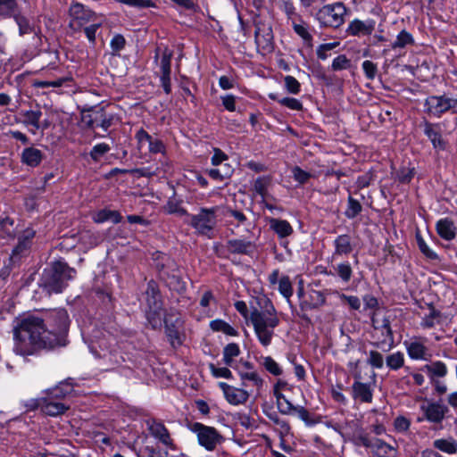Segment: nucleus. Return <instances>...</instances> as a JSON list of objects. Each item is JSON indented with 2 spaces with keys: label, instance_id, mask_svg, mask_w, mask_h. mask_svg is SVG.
<instances>
[{
  "label": "nucleus",
  "instance_id": "338daca9",
  "mask_svg": "<svg viewBox=\"0 0 457 457\" xmlns=\"http://www.w3.org/2000/svg\"><path fill=\"white\" fill-rule=\"evenodd\" d=\"M209 369L215 378H231L232 373L229 369L227 367H217L213 363L209 364Z\"/></svg>",
  "mask_w": 457,
  "mask_h": 457
},
{
  "label": "nucleus",
  "instance_id": "f257e3e1",
  "mask_svg": "<svg viewBox=\"0 0 457 457\" xmlns=\"http://www.w3.org/2000/svg\"><path fill=\"white\" fill-rule=\"evenodd\" d=\"M44 320L28 316L20 320L13 328L14 351L21 355H30L40 349H54V342L46 333Z\"/></svg>",
  "mask_w": 457,
  "mask_h": 457
},
{
  "label": "nucleus",
  "instance_id": "c03bdc74",
  "mask_svg": "<svg viewBox=\"0 0 457 457\" xmlns=\"http://www.w3.org/2000/svg\"><path fill=\"white\" fill-rule=\"evenodd\" d=\"M441 317V312L436 310L433 305L429 306V313L422 318L420 326L423 328L428 329L435 327L436 323L438 322Z\"/></svg>",
  "mask_w": 457,
  "mask_h": 457
},
{
  "label": "nucleus",
  "instance_id": "f03ea898",
  "mask_svg": "<svg viewBox=\"0 0 457 457\" xmlns=\"http://www.w3.org/2000/svg\"><path fill=\"white\" fill-rule=\"evenodd\" d=\"M263 310L254 309L250 313V320L253 326L258 340L263 346L271 344L274 329L279 324L277 311L270 299L264 301Z\"/></svg>",
  "mask_w": 457,
  "mask_h": 457
},
{
  "label": "nucleus",
  "instance_id": "ddd939ff",
  "mask_svg": "<svg viewBox=\"0 0 457 457\" xmlns=\"http://www.w3.org/2000/svg\"><path fill=\"white\" fill-rule=\"evenodd\" d=\"M427 342L426 337H414L409 341H404V345L409 357L411 360H424L428 361L430 359L431 354L429 353L428 348L425 345Z\"/></svg>",
  "mask_w": 457,
  "mask_h": 457
},
{
  "label": "nucleus",
  "instance_id": "4be33fe9",
  "mask_svg": "<svg viewBox=\"0 0 457 457\" xmlns=\"http://www.w3.org/2000/svg\"><path fill=\"white\" fill-rule=\"evenodd\" d=\"M148 429L151 435L157 438L162 445L172 448L173 441L170 437V432L162 422L156 420L148 422Z\"/></svg>",
  "mask_w": 457,
  "mask_h": 457
},
{
  "label": "nucleus",
  "instance_id": "2eb2a0df",
  "mask_svg": "<svg viewBox=\"0 0 457 457\" xmlns=\"http://www.w3.org/2000/svg\"><path fill=\"white\" fill-rule=\"evenodd\" d=\"M226 400L232 405L244 404L249 399L250 394L245 388L230 386L225 382L219 383Z\"/></svg>",
  "mask_w": 457,
  "mask_h": 457
},
{
  "label": "nucleus",
  "instance_id": "e2e57ef3",
  "mask_svg": "<svg viewBox=\"0 0 457 457\" xmlns=\"http://www.w3.org/2000/svg\"><path fill=\"white\" fill-rule=\"evenodd\" d=\"M262 364L266 370L274 376H279L282 374L281 368L270 356L263 357Z\"/></svg>",
  "mask_w": 457,
  "mask_h": 457
},
{
  "label": "nucleus",
  "instance_id": "2f4dec72",
  "mask_svg": "<svg viewBox=\"0 0 457 457\" xmlns=\"http://www.w3.org/2000/svg\"><path fill=\"white\" fill-rule=\"evenodd\" d=\"M15 233L14 220L9 216H0V237L11 239L15 237Z\"/></svg>",
  "mask_w": 457,
  "mask_h": 457
},
{
  "label": "nucleus",
  "instance_id": "58836bf2",
  "mask_svg": "<svg viewBox=\"0 0 457 457\" xmlns=\"http://www.w3.org/2000/svg\"><path fill=\"white\" fill-rule=\"evenodd\" d=\"M269 98L274 101H278L280 105L287 107L293 111H301L303 108V104L298 99L293 97L278 98L276 94L270 93Z\"/></svg>",
  "mask_w": 457,
  "mask_h": 457
},
{
  "label": "nucleus",
  "instance_id": "3c124183",
  "mask_svg": "<svg viewBox=\"0 0 457 457\" xmlns=\"http://www.w3.org/2000/svg\"><path fill=\"white\" fill-rule=\"evenodd\" d=\"M362 211V206L360 202L349 195L347 199V207L345 212V215L348 219H354Z\"/></svg>",
  "mask_w": 457,
  "mask_h": 457
},
{
  "label": "nucleus",
  "instance_id": "c9c22d12",
  "mask_svg": "<svg viewBox=\"0 0 457 457\" xmlns=\"http://www.w3.org/2000/svg\"><path fill=\"white\" fill-rule=\"evenodd\" d=\"M372 451L378 457H396L397 455V451L395 447L379 438L375 440V446Z\"/></svg>",
  "mask_w": 457,
  "mask_h": 457
},
{
  "label": "nucleus",
  "instance_id": "5701e85b",
  "mask_svg": "<svg viewBox=\"0 0 457 457\" xmlns=\"http://www.w3.org/2000/svg\"><path fill=\"white\" fill-rule=\"evenodd\" d=\"M254 37L258 49L266 52H270L273 49V34L270 28L262 29L259 26H256Z\"/></svg>",
  "mask_w": 457,
  "mask_h": 457
},
{
  "label": "nucleus",
  "instance_id": "f8f14e48",
  "mask_svg": "<svg viewBox=\"0 0 457 457\" xmlns=\"http://www.w3.org/2000/svg\"><path fill=\"white\" fill-rule=\"evenodd\" d=\"M420 411L423 417L419 418L418 421L427 420L433 424H440L449 412V408L440 402L428 401L420 405Z\"/></svg>",
  "mask_w": 457,
  "mask_h": 457
},
{
  "label": "nucleus",
  "instance_id": "bf43d9fd",
  "mask_svg": "<svg viewBox=\"0 0 457 457\" xmlns=\"http://www.w3.org/2000/svg\"><path fill=\"white\" fill-rule=\"evenodd\" d=\"M285 88L289 94L297 95L301 91L300 82L293 76L284 77Z\"/></svg>",
  "mask_w": 457,
  "mask_h": 457
},
{
  "label": "nucleus",
  "instance_id": "4d7b16f0",
  "mask_svg": "<svg viewBox=\"0 0 457 457\" xmlns=\"http://www.w3.org/2000/svg\"><path fill=\"white\" fill-rule=\"evenodd\" d=\"M416 240L419 249L427 258L430 260L438 259V255L428 247V245L426 244L425 240L423 239L420 233L416 234Z\"/></svg>",
  "mask_w": 457,
  "mask_h": 457
},
{
  "label": "nucleus",
  "instance_id": "423d86ee",
  "mask_svg": "<svg viewBox=\"0 0 457 457\" xmlns=\"http://www.w3.org/2000/svg\"><path fill=\"white\" fill-rule=\"evenodd\" d=\"M191 432L195 434L199 445L208 452H213L225 442V437L214 427L206 426L200 422L188 425Z\"/></svg>",
  "mask_w": 457,
  "mask_h": 457
},
{
  "label": "nucleus",
  "instance_id": "4c0bfd02",
  "mask_svg": "<svg viewBox=\"0 0 457 457\" xmlns=\"http://www.w3.org/2000/svg\"><path fill=\"white\" fill-rule=\"evenodd\" d=\"M19 11L18 0H0V17L11 18Z\"/></svg>",
  "mask_w": 457,
  "mask_h": 457
},
{
  "label": "nucleus",
  "instance_id": "864d4df0",
  "mask_svg": "<svg viewBox=\"0 0 457 457\" xmlns=\"http://www.w3.org/2000/svg\"><path fill=\"white\" fill-rule=\"evenodd\" d=\"M171 58L172 53L169 50H165L162 53L161 59V77H170L171 73Z\"/></svg>",
  "mask_w": 457,
  "mask_h": 457
},
{
  "label": "nucleus",
  "instance_id": "a211bd4d",
  "mask_svg": "<svg viewBox=\"0 0 457 457\" xmlns=\"http://www.w3.org/2000/svg\"><path fill=\"white\" fill-rule=\"evenodd\" d=\"M425 112L436 117H441L442 114L448 112L447 96H430L425 100Z\"/></svg>",
  "mask_w": 457,
  "mask_h": 457
},
{
  "label": "nucleus",
  "instance_id": "1a4fd4ad",
  "mask_svg": "<svg viewBox=\"0 0 457 457\" xmlns=\"http://www.w3.org/2000/svg\"><path fill=\"white\" fill-rule=\"evenodd\" d=\"M373 334L375 341L372 344L376 348L383 349L387 345V351L395 346L394 334L391 328L390 320L384 317L381 321L372 318Z\"/></svg>",
  "mask_w": 457,
  "mask_h": 457
},
{
  "label": "nucleus",
  "instance_id": "c85d7f7f",
  "mask_svg": "<svg viewBox=\"0 0 457 457\" xmlns=\"http://www.w3.org/2000/svg\"><path fill=\"white\" fill-rule=\"evenodd\" d=\"M272 185V178L270 175L258 177L253 184V191L262 197V201L270 196L269 189Z\"/></svg>",
  "mask_w": 457,
  "mask_h": 457
},
{
  "label": "nucleus",
  "instance_id": "39448f33",
  "mask_svg": "<svg viewBox=\"0 0 457 457\" xmlns=\"http://www.w3.org/2000/svg\"><path fill=\"white\" fill-rule=\"evenodd\" d=\"M80 113L82 123L90 129L101 128L107 131L112 126L115 119L113 113L107 112L105 108L101 105L85 106Z\"/></svg>",
  "mask_w": 457,
  "mask_h": 457
},
{
  "label": "nucleus",
  "instance_id": "0eeeda50",
  "mask_svg": "<svg viewBox=\"0 0 457 457\" xmlns=\"http://www.w3.org/2000/svg\"><path fill=\"white\" fill-rule=\"evenodd\" d=\"M218 210V206L201 208L197 214L190 215L189 220L186 222L194 228L199 235L210 237L217 224Z\"/></svg>",
  "mask_w": 457,
  "mask_h": 457
},
{
  "label": "nucleus",
  "instance_id": "c756f323",
  "mask_svg": "<svg viewBox=\"0 0 457 457\" xmlns=\"http://www.w3.org/2000/svg\"><path fill=\"white\" fill-rule=\"evenodd\" d=\"M269 224L270 229L273 230L281 238L287 237L294 232L292 226L286 220L270 218L269 220Z\"/></svg>",
  "mask_w": 457,
  "mask_h": 457
},
{
  "label": "nucleus",
  "instance_id": "49530a36",
  "mask_svg": "<svg viewBox=\"0 0 457 457\" xmlns=\"http://www.w3.org/2000/svg\"><path fill=\"white\" fill-rule=\"evenodd\" d=\"M333 268L336 274L341 278L343 282L348 283L351 280L353 269L348 262H340Z\"/></svg>",
  "mask_w": 457,
  "mask_h": 457
},
{
  "label": "nucleus",
  "instance_id": "0e129e2a",
  "mask_svg": "<svg viewBox=\"0 0 457 457\" xmlns=\"http://www.w3.org/2000/svg\"><path fill=\"white\" fill-rule=\"evenodd\" d=\"M71 391V388L67 386L64 388L62 385L57 386L54 388L49 389L46 392V396H49L56 401H60L63 399Z\"/></svg>",
  "mask_w": 457,
  "mask_h": 457
},
{
  "label": "nucleus",
  "instance_id": "473e14b6",
  "mask_svg": "<svg viewBox=\"0 0 457 457\" xmlns=\"http://www.w3.org/2000/svg\"><path fill=\"white\" fill-rule=\"evenodd\" d=\"M310 302H303L300 306L304 309H317L326 303V296L321 291L312 290L309 295Z\"/></svg>",
  "mask_w": 457,
  "mask_h": 457
},
{
  "label": "nucleus",
  "instance_id": "aec40b11",
  "mask_svg": "<svg viewBox=\"0 0 457 457\" xmlns=\"http://www.w3.org/2000/svg\"><path fill=\"white\" fill-rule=\"evenodd\" d=\"M226 247L230 253L251 255L256 250V244L253 241L237 238L228 240Z\"/></svg>",
  "mask_w": 457,
  "mask_h": 457
},
{
  "label": "nucleus",
  "instance_id": "e433bc0d",
  "mask_svg": "<svg viewBox=\"0 0 457 457\" xmlns=\"http://www.w3.org/2000/svg\"><path fill=\"white\" fill-rule=\"evenodd\" d=\"M415 40L413 36L405 29H403L396 36L395 40L391 44L392 49H402L408 46H413Z\"/></svg>",
  "mask_w": 457,
  "mask_h": 457
},
{
  "label": "nucleus",
  "instance_id": "680f3d73",
  "mask_svg": "<svg viewBox=\"0 0 457 457\" xmlns=\"http://www.w3.org/2000/svg\"><path fill=\"white\" fill-rule=\"evenodd\" d=\"M291 172L294 179L300 185L307 183V181L312 177L311 173L303 170L299 166H294L291 169Z\"/></svg>",
  "mask_w": 457,
  "mask_h": 457
},
{
  "label": "nucleus",
  "instance_id": "20e7f679",
  "mask_svg": "<svg viewBox=\"0 0 457 457\" xmlns=\"http://www.w3.org/2000/svg\"><path fill=\"white\" fill-rule=\"evenodd\" d=\"M76 275V270L62 261L54 262L49 270H45L43 281L50 292L61 293Z\"/></svg>",
  "mask_w": 457,
  "mask_h": 457
},
{
  "label": "nucleus",
  "instance_id": "a19ab883",
  "mask_svg": "<svg viewBox=\"0 0 457 457\" xmlns=\"http://www.w3.org/2000/svg\"><path fill=\"white\" fill-rule=\"evenodd\" d=\"M240 354V348L237 344L230 343L223 349V362L229 367H233L234 358Z\"/></svg>",
  "mask_w": 457,
  "mask_h": 457
},
{
  "label": "nucleus",
  "instance_id": "8fccbe9b",
  "mask_svg": "<svg viewBox=\"0 0 457 457\" xmlns=\"http://www.w3.org/2000/svg\"><path fill=\"white\" fill-rule=\"evenodd\" d=\"M279 293L287 299L288 303H290V298L293 295V286L288 276H282L278 281Z\"/></svg>",
  "mask_w": 457,
  "mask_h": 457
},
{
  "label": "nucleus",
  "instance_id": "09e8293b",
  "mask_svg": "<svg viewBox=\"0 0 457 457\" xmlns=\"http://www.w3.org/2000/svg\"><path fill=\"white\" fill-rule=\"evenodd\" d=\"M269 419L273 421L279 428V436L283 439L284 436H287L290 432V425L287 421L281 420L277 414L269 415ZM282 447L285 451H287L288 448L284 445V441L282 440Z\"/></svg>",
  "mask_w": 457,
  "mask_h": 457
},
{
  "label": "nucleus",
  "instance_id": "b1692460",
  "mask_svg": "<svg viewBox=\"0 0 457 457\" xmlns=\"http://www.w3.org/2000/svg\"><path fill=\"white\" fill-rule=\"evenodd\" d=\"M335 250L332 258L337 259L340 256L348 255L353 250L351 237L347 234L337 236L333 242Z\"/></svg>",
  "mask_w": 457,
  "mask_h": 457
},
{
  "label": "nucleus",
  "instance_id": "a18cd8bd",
  "mask_svg": "<svg viewBox=\"0 0 457 457\" xmlns=\"http://www.w3.org/2000/svg\"><path fill=\"white\" fill-rule=\"evenodd\" d=\"M210 328L216 332H223L228 336L236 337L237 336V331L231 327L228 323L222 320H214L210 322Z\"/></svg>",
  "mask_w": 457,
  "mask_h": 457
},
{
  "label": "nucleus",
  "instance_id": "f3484780",
  "mask_svg": "<svg viewBox=\"0 0 457 457\" xmlns=\"http://www.w3.org/2000/svg\"><path fill=\"white\" fill-rule=\"evenodd\" d=\"M424 134L430 140L434 149L444 151L446 149V141L442 137V131L438 123H431L428 120L424 121Z\"/></svg>",
  "mask_w": 457,
  "mask_h": 457
},
{
  "label": "nucleus",
  "instance_id": "72a5a7b5",
  "mask_svg": "<svg viewBox=\"0 0 457 457\" xmlns=\"http://www.w3.org/2000/svg\"><path fill=\"white\" fill-rule=\"evenodd\" d=\"M435 449L439 450L447 454H455L457 453V441L453 438H440L433 442Z\"/></svg>",
  "mask_w": 457,
  "mask_h": 457
},
{
  "label": "nucleus",
  "instance_id": "9d476101",
  "mask_svg": "<svg viewBox=\"0 0 457 457\" xmlns=\"http://www.w3.org/2000/svg\"><path fill=\"white\" fill-rule=\"evenodd\" d=\"M69 13L71 16L69 26L74 31H79L86 24L98 20L95 12L79 3L71 4Z\"/></svg>",
  "mask_w": 457,
  "mask_h": 457
},
{
  "label": "nucleus",
  "instance_id": "f704fd0d",
  "mask_svg": "<svg viewBox=\"0 0 457 457\" xmlns=\"http://www.w3.org/2000/svg\"><path fill=\"white\" fill-rule=\"evenodd\" d=\"M21 115L23 117V124L26 126H32L34 130L31 132L35 134V130H38V120L42 117L40 109L21 111Z\"/></svg>",
  "mask_w": 457,
  "mask_h": 457
},
{
  "label": "nucleus",
  "instance_id": "412c9836",
  "mask_svg": "<svg viewBox=\"0 0 457 457\" xmlns=\"http://www.w3.org/2000/svg\"><path fill=\"white\" fill-rule=\"evenodd\" d=\"M41 403L42 412L52 417L62 415L70 408L69 405L49 396L41 397Z\"/></svg>",
  "mask_w": 457,
  "mask_h": 457
},
{
  "label": "nucleus",
  "instance_id": "393cba45",
  "mask_svg": "<svg viewBox=\"0 0 457 457\" xmlns=\"http://www.w3.org/2000/svg\"><path fill=\"white\" fill-rule=\"evenodd\" d=\"M145 295L147 308L162 309L161 293L159 287L154 280L152 279L147 283Z\"/></svg>",
  "mask_w": 457,
  "mask_h": 457
},
{
  "label": "nucleus",
  "instance_id": "6e6552de",
  "mask_svg": "<svg viewBox=\"0 0 457 457\" xmlns=\"http://www.w3.org/2000/svg\"><path fill=\"white\" fill-rule=\"evenodd\" d=\"M346 8L342 3H335L321 7L316 18L323 27L338 28L344 23Z\"/></svg>",
  "mask_w": 457,
  "mask_h": 457
},
{
  "label": "nucleus",
  "instance_id": "dca6fc26",
  "mask_svg": "<svg viewBox=\"0 0 457 457\" xmlns=\"http://www.w3.org/2000/svg\"><path fill=\"white\" fill-rule=\"evenodd\" d=\"M35 235L36 231L32 228H26L22 231V233L18 237V244L12 250V260L20 259L29 253Z\"/></svg>",
  "mask_w": 457,
  "mask_h": 457
},
{
  "label": "nucleus",
  "instance_id": "9b49d317",
  "mask_svg": "<svg viewBox=\"0 0 457 457\" xmlns=\"http://www.w3.org/2000/svg\"><path fill=\"white\" fill-rule=\"evenodd\" d=\"M165 334L173 348L180 346L185 338L184 333L181 331L183 321L179 314L168 313L164 319Z\"/></svg>",
  "mask_w": 457,
  "mask_h": 457
},
{
  "label": "nucleus",
  "instance_id": "052dcab7",
  "mask_svg": "<svg viewBox=\"0 0 457 457\" xmlns=\"http://www.w3.org/2000/svg\"><path fill=\"white\" fill-rule=\"evenodd\" d=\"M415 175V169L409 167L401 168L396 173V179L400 183L408 184Z\"/></svg>",
  "mask_w": 457,
  "mask_h": 457
},
{
  "label": "nucleus",
  "instance_id": "603ef678",
  "mask_svg": "<svg viewBox=\"0 0 457 457\" xmlns=\"http://www.w3.org/2000/svg\"><path fill=\"white\" fill-rule=\"evenodd\" d=\"M111 150V147L106 143H99L94 145L89 153L90 158L98 162L102 157Z\"/></svg>",
  "mask_w": 457,
  "mask_h": 457
},
{
  "label": "nucleus",
  "instance_id": "ea45409f",
  "mask_svg": "<svg viewBox=\"0 0 457 457\" xmlns=\"http://www.w3.org/2000/svg\"><path fill=\"white\" fill-rule=\"evenodd\" d=\"M404 355L397 351L388 354L386 357V365L391 370H398L404 366Z\"/></svg>",
  "mask_w": 457,
  "mask_h": 457
},
{
  "label": "nucleus",
  "instance_id": "a878e982",
  "mask_svg": "<svg viewBox=\"0 0 457 457\" xmlns=\"http://www.w3.org/2000/svg\"><path fill=\"white\" fill-rule=\"evenodd\" d=\"M44 153L34 146H29L23 149L21 154V162L31 168L37 167L44 159Z\"/></svg>",
  "mask_w": 457,
  "mask_h": 457
},
{
  "label": "nucleus",
  "instance_id": "6e6d98bb",
  "mask_svg": "<svg viewBox=\"0 0 457 457\" xmlns=\"http://www.w3.org/2000/svg\"><path fill=\"white\" fill-rule=\"evenodd\" d=\"M367 363L373 369L380 370L384 366V357L381 353L377 350H370L369 352V357Z\"/></svg>",
  "mask_w": 457,
  "mask_h": 457
},
{
  "label": "nucleus",
  "instance_id": "4468645a",
  "mask_svg": "<svg viewBox=\"0 0 457 457\" xmlns=\"http://www.w3.org/2000/svg\"><path fill=\"white\" fill-rule=\"evenodd\" d=\"M354 382L352 385V396L355 401L370 403L373 400V389L369 383L361 381V372L353 373Z\"/></svg>",
  "mask_w": 457,
  "mask_h": 457
},
{
  "label": "nucleus",
  "instance_id": "7c9ffc66",
  "mask_svg": "<svg viewBox=\"0 0 457 457\" xmlns=\"http://www.w3.org/2000/svg\"><path fill=\"white\" fill-rule=\"evenodd\" d=\"M274 396L280 413L284 415L294 414L296 406H295L280 391L278 390V386L274 388Z\"/></svg>",
  "mask_w": 457,
  "mask_h": 457
},
{
  "label": "nucleus",
  "instance_id": "69168bd1",
  "mask_svg": "<svg viewBox=\"0 0 457 457\" xmlns=\"http://www.w3.org/2000/svg\"><path fill=\"white\" fill-rule=\"evenodd\" d=\"M331 67L333 71L346 70L350 67V60L345 54H340L333 60Z\"/></svg>",
  "mask_w": 457,
  "mask_h": 457
},
{
  "label": "nucleus",
  "instance_id": "de8ad7c7",
  "mask_svg": "<svg viewBox=\"0 0 457 457\" xmlns=\"http://www.w3.org/2000/svg\"><path fill=\"white\" fill-rule=\"evenodd\" d=\"M162 309L147 308L146 320L153 329L160 328L162 326Z\"/></svg>",
  "mask_w": 457,
  "mask_h": 457
},
{
  "label": "nucleus",
  "instance_id": "79ce46f5",
  "mask_svg": "<svg viewBox=\"0 0 457 457\" xmlns=\"http://www.w3.org/2000/svg\"><path fill=\"white\" fill-rule=\"evenodd\" d=\"M299 23L295 20L292 21L294 31L305 42L311 44L312 36L309 32L308 25L299 17Z\"/></svg>",
  "mask_w": 457,
  "mask_h": 457
},
{
  "label": "nucleus",
  "instance_id": "bb28decb",
  "mask_svg": "<svg viewBox=\"0 0 457 457\" xmlns=\"http://www.w3.org/2000/svg\"><path fill=\"white\" fill-rule=\"evenodd\" d=\"M436 229L439 237L445 240L451 241L456 237L457 228L450 218L440 219L436 224Z\"/></svg>",
  "mask_w": 457,
  "mask_h": 457
},
{
  "label": "nucleus",
  "instance_id": "cd10ccee",
  "mask_svg": "<svg viewBox=\"0 0 457 457\" xmlns=\"http://www.w3.org/2000/svg\"><path fill=\"white\" fill-rule=\"evenodd\" d=\"M420 371L426 373L430 381H434L436 378H444L446 376L447 366L441 361H436L423 365L420 368Z\"/></svg>",
  "mask_w": 457,
  "mask_h": 457
},
{
  "label": "nucleus",
  "instance_id": "5fc2aeb1",
  "mask_svg": "<svg viewBox=\"0 0 457 457\" xmlns=\"http://www.w3.org/2000/svg\"><path fill=\"white\" fill-rule=\"evenodd\" d=\"M165 209L168 213L177 214L178 216H187L189 218L190 214L187 213V210L181 206V202L178 200H170Z\"/></svg>",
  "mask_w": 457,
  "mask_h": 457
},
{
  "label": "nucleus",
  "instance_id": "13d9d810",
  "mask_svg": "<svg viewBox=\"0 0 457 457\" xmlns=\"http://www.w3.org/2000/svg\"><path fill=\"white\" fill-rule=\"evenodd\" d=\"M239 376L242 381L251 382L257 389H260L263 385V379L255 371L240 372Z\"/></svg>",
  "mask_w": 457,
  "mask_h": 457
},
{
  "label": "nucleus",
  "instance_id": "37998d69",
  "mask_svg": "<svg viewBox=\"0 0 457 457\" xmlns=\"http://www.w3.org/2000/svg\"><path fill=\"white\" fill-rule=\"evenodd\" d=\"M12 17L14 18V20L19 27V33L21 36H24V35L31 34V33H33L35 35L37 34L35 27L29 23V20L25 16H22L17 12Z\"/></svg>",
  "mask_w": 457,
  "mask_h": 457
},
{
  "label": "nucleus",
  "instance_id": "7ed1b4c3",
  "mask_svg": "<svg viewBox=\"0 0 457 457\" xmlns=\"http://www.w3.org/2000/svg\"><path fill=\"white\" fill-rule=\"evenodd\" d=\"M70 319L65 309H54L47 313L46 333L49 335L54 347L65 346L68 344L67 337L70 327Z\"/></svg>",
  "mask_w": 457,
  "mask_h": 457
},
{
  "label": "nucleus",
  "instance_id": "774afa93",
  "mask_svg": "<svg viewBox=\"0 0 457 457\" xmlns=\"http://www.w3.org/2000/svg\"><path fill=\"white\" fill-rule=\"evenodd\" d=\"M362 69L366 78L370 80H373L378 73L377 64L371 61H364L362 62Z\"/></svg>",
  "mask_w": 457,
  "mask_h": 457
},
{
  "label": "nucleus",
  "instance_id": "6ab92c4d",
  "mask_svg": "<svg viewBox=\"0 0 457 457\" xmlns=\"http://www.w3.org/2000/svg\"><path fill=\"white\" fill-rule=\"evenodd\" d=\"M376 21L372 19L361 21L359 19L353 20L346 29V33L353 37L370 36L375 29Z\"/></svg>",
  "mask_w": 457,
  "mask_h": 457
}]
</instances>
